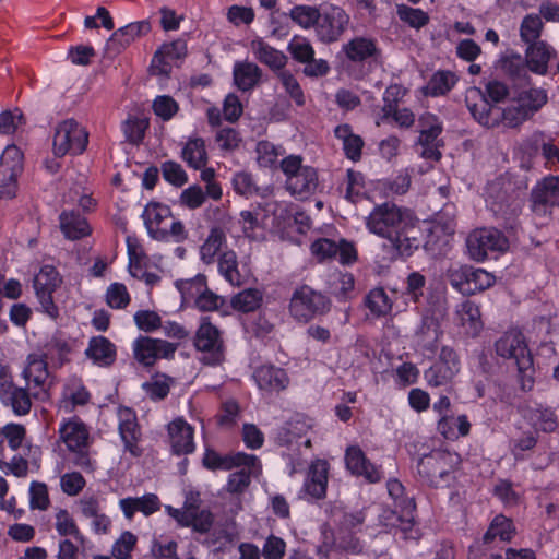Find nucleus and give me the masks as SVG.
Wrapping results in <instances>:
<instances>
[{
    "mask_svg": "<svg viewBox=\"0 0 559 559\" xmlns=\"http://www.w3.org/2000/svg\"><path fill=\"white\" fill-rule=\"evenodd\" d=\"M87 145V133L73 119L58 124L53 135V153L61 157L67 153L81 154Z\"/></svg>",
    "mask_w": 559,
    "mask_h": 559,
    "instance_id": "7",
    "label": "nucleus"
},
{
    "mask_svg": "<svg viewBox=\"0 0 559 559\" xmlns=\"http://www.w3.org/2000/svg\"><path fill=\"white\" fill-rule=\"evenodd\" d=\"M531 202L535 214H549L552 206L559 205V177L548 176L538 181L531 192Z\"/></svg>",
    "mask_w": 559,
    "mask_h": 559,
    "instance_id": "14",
    "label": "nucleus"
},
{
    "mask_svg": "<svg viewBox=\"0 0 559 559\" xmlns=\"http://www.w3.org/2000/svg\"><path fill=\"white\" fill-rule=\"evenodd\" d=\"M330 300L321 293L302 285L295 289L289 302L290 314L300 322H308L330 309Z\"/></svg>",
    "mask_w": 559,
    "mask_h": 559,
    "instance_id": "5",
    "label": "nucleus"
},
{
    "mask_svg": "<svg viewBox=\"0 0 559 559\" xmlns=\"http://www.w3.org/2000/svg\"><path fill=\"white\" fill-rule=\"evenodd\" d=\"M253 378L260 390L271 393L285 390L289 383V378L285 370L274 366L257 368Z\"/></svg>",
    "mask_w": 559,
    "mask_h": 559,
    "instance_id": "22",
    "label": "nucleus"
},
{
    "mask_svg": "<svg viewBox=\"0 0 559 559\" xmlns=\"http://www.w3.org/2000/svg\"><path fill=\"white\" fill-rule=\"evenodd\" d=\"M193 284L198 288H204L202 293L195 299V306L201 311H214L219 309L225 300L222 296L216 295L212 290L206 288L205 276L199 275L193 280Z\"/></svg>",
    "mask_w": 559,
    "mask_h": 559,
    "instance_id": "40",
    "label": "nucleus"
},
{
    "mask_svg": "<svg viewBox=\"0 0 559 559\" xmlns=\"http://www.w3.org/2000/svg\"><path fill=\"white\" fill-rule=\"evenodd\" d=\"M250 47L254 57L273 70L281 71L287 62V57L282 51L271 47L262 39L252 40Z\"/></svg>",
    "mask_w": 559,
    "mask_h": 559,
    "instance_id": "31",
    "label": "nucleus"
},
{
    "mask_svg": "<svg viewBox=\"0 0 559 559\" xmlns=\"http://www.w3.org/2000/svg\"><path fill=\"white\" fill-rule=\"evenodd\" d=\"M260 473V465L257 461L254 466H242L240 471H237L229 475L227 483V491L230 493H241L250 485L251 475H258Z\"/></svg>",
    "mask_w": 559,
    "mask_h": 559,
    "instance_id": "44",
    "label": "nucleus"
},
{
    "mask_svg": "<svg viewBox=\"0 0 559 559\" xmlns=\"http://www.w3.org/2000/svg\"><path fill=\"white\" fill-rule=\"evenodd\" d=\"M60 437L71 451H79L85 447L87 431L82 424L69 421L60 428Z\"/></svg>",
    "mask_w": 559,
    "mask_h": 559,
    "instance_id": "39",
    "label": "nucleus"
},
{
    "mask_svg": "<svg viewBox=\"0 0 559 559\" xmlns=\"http://www.w3.org/2000/svg\"><path fill=\"white\" fill-rule=\"evenodd\" d=\"M218 272L233 286L243 284V277L238 269L237 254L233 250H226L218 257Z\"/></svg>",
    "mask_w": 559,
    "mask_h": 559,
    "instance_id": "36",
    "label": "nucleus"
},
{
    "mask_svg": "<svg viewBox=\"0 0 559 559\" xmlns=\"http://www.w3.org/2000/svg\"><path fill=\"white\" fill-rule=\"evenodd\" d=\"M329 465L324 460L314 461L305 481V491L314 499H322L326 493Z\"/></svg>",
    "mask_w": 559,
    "mask_h": 559,
    "instance_id": "26",
    "label": "nucleus"
},
{
    "mask_svg": "<svg viewBox=\"0 0 559 559\" xmlns=\"http://www.w3.org/2000/svg\"><path fill=\"white\" fill-rule=\"evenodd\" d=\"M514 526L510 519L503 515H497L487 532L484 535V542L486 544L493 542L499 537L502 542H509L514 535Z\"/></svg>",
    "mask_w": 559,
    "mask_h": 559,
    "instance_id": "41",
    "label": "nucleus"
},
{
    "mask_svg": "<svg viewBox=\"0 0 559 559\" xmlns=\"http://www.w3.org/2000/svg\"><path fill=\"white\" fill-rule=\"evenodd\" d=\"M135 544L136 536L129 531L123 532L112 547V556L116 559H129Z\"/></svg>",
    "mask_w": 559,
    "mask_h": 559,
    "instance_id": "63",
    "label": "nucleus"
},
{
    "mask_svg": "<svg viewBox=\"0 0 559 559\" xmlns=\"http://www.w3.org/2000/svg\"><path fill=\"white\" fill-rule=\"evenodd\" d=\"M0 400L3 405L11 407L12 412L16 416H24L31 412L32 397L26 388L15 385L9 374L5 367H0Z\"/></svg>",
    "mask_w": 559,
    "mask_h": 559,
    "instance_id": "12",
    "label": "nucleus"
},
{
    "mask_svg": "<svg viewBox=\"0 0 559 559\" xmlns=\"http://www.w3.org/2000/svg\"><path fill=\"white\" fill-rule=\"evenodd\" d=\"M547 99L545 90L530 88L520 92L515 100L532 117L547 103Z\"/></svg>",
    "mask_w": 559,
    "mask_h": 559,
    "instance_id": "42",
    "label": "nucleus"
},
{
    "mask_svg": "<svg viewBox=\"0 0 559 559\" xmlns=\"http://www.w3.org/2000/svg\"><path fill=\"white\" fill-rule=\"evenodd\" d=\"M288 51L293 58L300 63H306L314 56L313 47L310 41L302 37H294L288 45Z\"/></svg>",
    "mask_w": 559,
    "mask_h": 559,
    "instance_id": "57",
    "label": "nucleus"
},
{
    "mask_svg": "<svg viewBox=\"0 0 559 559\" xmlns=\"http://www.w3.org/2000/svg\"><path fill=\"white\" fill-rule=\"evenodd\" d=\"M49 370L48 361L43 353H32L26 358V366L23 370V377L27 382V385L33 384L37 388L33 392L35 399H39L40 395H45L49 388Z\"/></svg>",
    "mask_w": 559,
    "mask_h": 559,
    "instance_id": "15",
    "label": "nucleus"
},
{
    "mask_svg": "<svg viewBox=\"0 0 559 559\" xmlns=\"http://www.w3.org/2000/svg\"><path fill=\"white\" fill-rule=\"evenodd\" d=\"M136 326L144 332H152L162 326V319L157 312L140 310L134 314Z\"/></svg>",
    "mask_w": 559,
    "mask_h": 559,
    "instance_id": "64",
    "label": "nucleus"
},
{
    "mask_svg": "<svg viewBox=\"0 0 559 559\" xmlns=\"http://www.w3.org/2000/svg\"><path fill=\"white\" fill-rule=\"evenodd\" d=\"M531 420L534 426L543 431H554L557 427V418L552 411L537 407L531 413Z\"/></svg>",
    "mask_w": 559,
    "mask_h": 559,
    "instance_id": "59",
    "label": "nucleus"
},
{
    "mask_svg": "<svg viewBox=\"0 0 559 559\" xmlns=\"http://www.w3.org/2000/svg\"><path fill=\"white\" fill-rule=\"evenodd\" d=\"M365 305L374 317H384L392 310V301L381 287L368 293Z\"/></svg>",
    "mask_w": 559,
    "mask_h": 559,
    "instance_id": "45",
    "label": "nucleus"
},
{
    "mask_svg": "<svg viewBox=\"0 0 559 559\" xmlns=\"http://www.w3.org/2000/svg\"><path fill=\"white\" fill-rule=\"evenodd\" d=\"M177 345L165 340L140 336L133 343L134 359L144 367H152L159 358L174 356Z\"/></svg>",
    "mask_w": 559,
    "mask_h": 559,
    "instance_id": "11",
    "label": "nucleus"
},
{
    "mask_svg": "<svg viewBox=\"0 0 559 559\" xmlns=\"http://www.w3.org/2000/svg\"><path fill=\"white\" fill-rule=\"evenodd\" d=\"M70 353V346L61 337H52L43 349V354L46 356L47 361L61 367L68 359L67 356Z\"/></svg>",
    "mask_w": 559,
    "mask_h": 559,
    "instance_id": "46",
    "label": "nucleus"
},
{
    "mask_svg": "<svg viewBox=\"0 0 559 559\" xmlns=\"http://www.w3.org/2000/svg\"><path fill=\"white\" fill-rule=\"evenodd\" d=\"M168 514L174 518L179 525L192 527L194 532L206 534L211 531L214 523V515L209 509H197L191 512V516L179 513V509L167 507Z\"/></svg>",
    "mask_w": 559,
    "mask_h": 559,
    "instance_id": "23",
    "label": "nucleus"
},
{
    "mask_svg": "<svg viewBox=\"0 0 559 559\" xmlns=\"http://www.w3.org/2000/svg\"><path fill=\"white\" fill-rule=\"evenodd\" d=\"M490 209L498 218L504 222L506 228H513L522 210V201L519 198L499 193L492 197Z\"/></svg>",
    "mask_w": 559,
    "mask_h": 559,
    "instance_id": "25",
    "label": "nucleus"
},
{
    "mask_svg": "<svg viewBox=\"0 0 559 559\" xmlns=\"http://www.w3.org/2000/svg\"><path fill=\"white\" fill-rule=\"evenodd\" d=\"M22 158L21 151L14 145H9L3 151L0 157V198L11 199L15 195Z\"/></svg>",
    "mask_w": 559,
    "mask_h": 559,
    "instance_id": "10",
    "label": "nucleus"
},
{
    "mask_svg": "<svg viewBox=\"0 0 559 559\" xmlns=\"http://www.w3.org/2000/svg\"><path fill=\"white\" fill-rule=\"evenodd\" d=\"M150 31L151 24L148 21L133 22L123 27H120L115 31L108 39L106 50L119 53L132 41L147 34Z\"/></svg>",
    "mask_w": 559,
    "mask_h": 559,
    "instance_id": "20",
    "label": "nucleus"
},
{
    "mask_svg": "<svg viewBox=\"0 0 559 559\" xmlns=\"http://www.w3.org/2000/svg\"><path fill=\"white\" fill-rule=\"evenodd\" d=\"M552 55V49L544 41L530 44L526 50V63L531 71L544 74Z\"/></svg>",
    "mask_w": 559,
    "mask_h": 559,
    "instance_id": "33",
    "label": "nucleus"
},
{
    "mask_svg": "<svg viewBox=\"0 0 559 559\" xmlns=\"http://www.w3.org/2000/svg\"><path fill=\"white\" fill-rule=\"evenodd\" d=\"M60 228L64 236L75 240L91 234V228L84 217L74 212H63L60 215Z\"/></svg>",
    "mask_w": 559,
    "mask_h": 559,
    "instance_id": "35",
    "label": "nucleus"
},
{
    "mask_svg": "<svg viewBox=\"0 0 559 559\" xmlns=\"http://www.w3.org/2000/svg\"><path fill=\"white\" fill-rule=\"evenodd\" d=\"M468 253L475 261H484L489 251L503 252L509 247L507 237L496 228L474 230L466 240Z\"/></svg>",
    "mask_w": 559,
    "mask_h": 559,
    "instance_id": "8",
    "label": "nucleus"
},
{
    "mask_svg": "<svg viewBox=\"0 0 559 559\" xmlns=\"http://www.w3.org/2000/svg\"><path fill=\"white\" fill-rule=\"evenodd\" d=\"M350 23L348 13L341 7L331 4L321 11L316 35L324 44L338 41Z\"/></svg>",
    "mask_w": 559,
    "mask_h": 559,
    "instance_id": "6",
    "label": "nucleus"
},
{
    "mask_svg": "<svg viewBox=\"0 0 559 559\" xmlns=\"http://www.w3.org/2000/svg\"><path fill=\"white\" fill-rule=\"evenodd\" d=\"M262 295L258 289H245L235 295L231 299L234 309L241 312H251L260 307Z\"/></svg>",
    "mask_w": 559,
    "mask_h": 559,
    "instance_id": "49",
    "label": "nucleus"
},
{
    "mask_svg": "<svg viewBox=\"0 0 559 559\" xmlns=\"http://www.w3.org/2000/svg\"><path fill=\"white\" fill-rule=\"evenodd\" d=\"M321 11L310 5H296L290 10L289 16L302 28L314 27L319 21Z\"/></svg>",
    "mask_w": 559,
    "mask_h": 559,
    "instance_id": "50",
    "label": "nucleus"
},
{
    "mask_svg": "<svg viewBox=\"0 0 559 559\" xmlns=\"http://www.w3.org/2000/svg\"><path fill=\"white\" fill-rule=\"evenodd\" d=\"M397 14L402 21L415 28L425 26L429 21L427 13H425L423 10L414 9L407 5H399Z\"/></svg>",
    "mask_w": 559,
    "mask_h": 559,
    "instance_id": "58",
    "label": "nucleus"
},
{
    "mask_svg": "<svg viewBox=\"0 0 559 559\" xmlns=\"http://www.w3.org/2000/svg\"><path fill=\"white\" fill-rule=\"evenodd\" d=\"M456 78L450 71L436 72L428 82L427 93L431 96H440L447 94L455 84Z\"/></svg>",
    "mask_w": 559,
    "mask_h": 559,
    "instance_id": "47",
    "label": "nucleus"
},
{
    "mask_svg": "<svg viewBox=\"0 0 559 559\" xmlns=\"http://www.w3.org/2000/svg\"><path fill=\"white\" fill-rule=\"evenodd\" d=\"M146 128L147 121L136 117H129L122 123L124 136L132 144H138L143 140Z\"/></svg>",
    "mask_w": 559,
    "mask_h": 559,
    "instance_id": "54",
    "label": "nucleus"
},
{
    "mask_svg": "<svg viewBox=\"0 0 559 559\" xmlns=\"http://www.w3.org/2000/svg\"><path fill=\"white\" fill-rule=\"evenodd\" d=\"M496 352L499 356L513 360L520 372L532 368L533 359L523 336L518 331L504 333L496 342Z\"/></svg>",
    "mask_w": 559,
    "mask_h": 559,
    "instance_id": "9",
    "label": "nucleus"
},
{
    "mask_svg": "<svg viewBox=\"0 0 559 559\" xmlns=\"http://www.w3.org/2000/svg\"><path fill=\"white\" fill-rule=\"evenodd\" d=\"M345 464L353 475L361 476L371 484L379 483L382 478L380 469L367 459L364 451L357 445L346 449Z\"/></svg>",
    "mask_w": 559,
    "mask_h": 559,
    "instance_id": "16",
    "label": "nucleus"
},
{
    "mask_svg": "<svg viewBox=\"0 0 559 559\" xmlns=\"http://www.w3.org/2000/svg\"><path fill=\"white\" fill-rule=\"evenodd\" d=\"M354 286V276L349 273L338 274L330 282L331 294L340 300L350 299Z\"/></svg>",
    "mask_w": 559,
    "mask_h": 559,
    "instance_id": "51",
    "label": "nucleus"
},
{
    "mask_svg": "<svg viewBox=\"0 0 559 559\" xmlns=\"http://www.w3.org/2000/svg\"><path fill=\"white\" fill-rule=\"evenodd\" d=\"M286 187L293 194L306 198L313 193L318 187L317 170L310 166L305 167L293 178L286 179Z\"/></svg>",
    "mask_w": 559,
    "mask_h": 559,
    "instance_id": "30",
    "label": "nucleus"
},
{
    "mask_svg": "<svg viewBox=\"0 0 559 559\" xmlns=\"http://www.w3.org/2000/svg\"><path fill=\"white\" fill-rule=\"evenodd\" d=\"M461 460L456 453L448 450H432L423 455L417 463V473L423 481L439 488L453 479V473Z\"/></svg>",
    "mask_w": 559,
    "mask_h": 559,
    "instance_id": "3",
    "label": "nucleus"
},
{
    "mask_svg": "<svg viewBox=\"0 0 559 559\" xmlns=\"http://www.w3.org/2000/svg\"><path fill=\"white\" fill-rule=\"evenodd\" d=\"M56 530L60 535H71L79 540H83V536L67 510H60L56 515Z\"/></svg>",
    "mask_w": 559,
    "mask_h": 559,
    "instance_id": "61",
    "label": "nucleus"
},
{
    "mask_svg": "<svg viewBox=\"0 0 559 559\" xmlns=\"http://www.w3.org/2000/svg\"><path fill=\"white\" fill-rule=\"evenodd\" d=\"M226 243V234L221 227H213L203 245L200 247L201 260L211 264Z\"/></svg>",
    "mask_w": 559,
    "mask_h": 559,
    "instance_id": "37",
    "label": "nucleus"
},
{
    "mask_svg": "<svg viewBox=\"0 0 559 559\" xmlns=\"http://www.w3.org/2000/svg\"><path fill=\"white\" fill-rule=\"evenodd\" d=\"M262 70L253 62L238 61L234 64L233 78L238 90L248 92L259 85Z\"/></svg>",
    "mask_w": 559,
    "mask_h": 559,
    "instance_id": "28",
    "label": "nucleus"
},
{
    "mask_svg": "<svg viewBox=\"0 0 559 559\" xmlns=\"http://www.w3.org/2000/svg\"><path fill=\"white\" fill-rule=\"evenodd\" d=\"M368 230L389 240L392 257H411L421 245L423 231L418 219L408 209L384 202L366 217Z\"/></svg>",
    "mask_w": 559,
    "mask_h": 559,
    "instance_id": "1",
    "label": "nucleus"
},
{
    "mask_svg": "<svg viewBox=\"0 0 559 559\" xmlns=\"http://www.w3.org/2000/svg\"><path fill=\"white\" fill-rule=\"evenodd\" d=\"M85 354L95 364L108 367L116 359V346L104 336H94L90 340Z\"/></svg>",
    "mask_w": 559,
    "mask_h": 559,
    "instance_id": "29",
    "label": "nucleus"
},
{
    "mask_svg": "<svg viewBox=\"0 0 559 559\" xmlns=\"http://www.w3.org/2000/svg\"><path fill=\"white\" fill-rule=\"evenodd\" d=\"M277 78L282 82V85L284 86L285 91L296 102V104L298 106L304 105V93L295 76L288 71L281 70L277 73Z\"/></svg>",
    "mask_w": 559,
    "mask_h": 559,
    "instance_id": "62",
    "label": "nucleus"
},
{
    "mask_svg": "<svg viewBox=\"0 0 559 559\" xmlns=\"http://www.w3.org/2000/svg\"><path fill=\"white\" fill-rule=\"evenodd\" d=\"M142 216L150 236L159 241L166 240L168 223L173 217L169 207L160 203H150Z\"/></svg>",
    "mask_w": 559,
    "mask_h": 559,
    "instance_id": "17",
    "label": "nucleus"
},
{
    "mask_svg": "<svg viewBox=\"0 0 559 559\" xmlns=\"http://www.w3.org/2000/svg\"><path fill=\"white\" fill-rule=\"evenodd\" d=\"M120 436L127 448H131L138 438V424L135 415L128 408L120 411Z\"/></svg>",
    "mask_w": 559,
    "mask_h": 559,
    "instance_id": "48",
    "label": "nucleus"
},
{
    "mask_svg": "<svg viewBox=\"0 0 559 559\" xmlns=\"http://www.w3.org/2000/svg\"><path fill=\"white\" fill-rule=\"evenodd\" d=\"M386 487L389 495L394 499V508L384 512L385 525L400 528L405 539L415 538L412 534L416 509L414 498L404 495L405 488L397 479H389Z\"/></svg>",
    "mask_w": 559,
    "mask_h": 559,
    "instance_id": "4",
    "label": "nucleus"
},
{
    "mask_svg": "<svg viewBox=\"0 0 559 559\" xmlns=\"http://www.w3.org/2000/svg\"><path fill=\"white\" fill-rule=\"evenodd\" d=\"M441 335L439 317L435 312H426L416 330L418 345L427 350H435Z\"/></svg>",
    "mask_w": 559,
    "mask_h": 559,
    "instance_id": "27",
    "label": "nucleus"
},
{
    "mask_svg": "<svg viewBox=\"0 0 559 559\" xmlns=\"http://www.w3.org/2000/svg\"><path fill=\"white\" fill-rule=\"evenodd\" d=\"M468 265H452L447 271L450 284L463 295H468Z\"/></svg>",
    "mask_w": 559,
    "mask_h": 559,
    "instance_id": "55",
    "label": "nucleus"
},
{
    "mask_svg": "<svg viewBox=\"0 0 559 559\" xmlns=\"http://www.w3.org/2000/svg\"><path fill=\"white\" fill-rule=\"evenodd\" d=\"M343 52L354 62H361L378 53L376 43L366 37H355L343 45Z\"/></svg>",
    "mask_w": 559,
    "mask_h": 559,
    "instance_id": "32",
    "label": "nucleus"
},
{
    "mask_svg": "<svg viewBox=\"0 0 559 559\" xmlns=\"http://www.w3.org/2000/svg\"><path fill=\"white\" fill-rule=\"evenodd\" d=\"M106 301L110 308H126L130 304V295L127 287L120 283L111 284L106 292Z\"/></svg>",
    "mask_w": 559,
    "mask_h": 559,
    "instance_id": "56",
    "label": "nucleus"
},
{
    "mask_svg": "<svg viewBox=\"0 0 559 559\" xmlns=\"http://www.w3.org/2000/svg\"><path fill=\"white\" fill-rule=\"evenodd\" d=\"M257 456L246 453H236L229 455H221L213 450H206L203 464L209 469L228 471L236 466H254Z\"/></svg>",
    "mask_w": 559,
    "mask_h": 559,
    "instance_id": "21",
    "label": "nucleus"
},
{
    "mask_svg": "<svg viewBox=\"0 0 559 559\" xmlns=\"http://www.w3.org/2000/svg\"><path fill=\"white\" fill-rule=\"evenodd\" d=\"M162 174L166 181L176 187L183 186L188 180L187 174L181 165L173 160H167L162 164Z\"/></svg>",
    "mask_w": 559,
    "mask_h": 559,
    "instance_id": "60",
    "label": "nucleus"
},
{
    "mask_svg": "<svg viewBox=\"0 0 559 559\" xmlns=\"http://www.w3.org/2000/svg\"><path fill=\"white\" fill-rule=\"evenodd\" d=\"M465 103L474 119L487 128H493L500 123L508 128H515L531 118L518 103L504 109L490 104L483 91L475 86L467 88Z\"/></svg>",
    "mask_w": 559,
    "mask_h": 559,
    "instance_id": "2",
    "label": "nucleus"
},
{
    "mask_svg": "<svg viewBox=\"0 0 559 559\" xmlns=\"http://www.w3.org/2000/svg\"><path fill=\"white\" fill-rule=\"evenodd\" d=\"M460 320L463 326L466 328L467 333L477 335L483 328L480 320V310L473 301H464L457 310Z\"/></svg>",
    "mask_w": 559,
    "mask_h": 559,
    "instance_id": "43",
    "label": "nucleus"
},
{
    "mask_svg": "<svg viewBox=\"0 0 559 559\" xmlns=\"http://www.w3.org/2000/svg\"><path fill=\"white\" fill-rule=\"evenodd\" d=\"M335 136L342 141L343 150L347 158L357 162L361 157L364 140L354 134L349 124H340L334 130Z\"/></svg>",
    "mask_w": 559,
    "mask_h": 559,
    "instance_id": "34",
    "label": "nucleus"
},
{
    "mask_svg": "<svg viewBox=\"0 0 559 559\" xmlns=\"http://www.w3.org/2000/svg\"><path fill=\"white\" fill-rule=\"evenodd\" d=\"M194 345L198 350L212 354V362L218 364L222 360L223 343L219 337V331L207 318H203L197 331Z\"/></svg>",
    "mask_w": 559,
    "mask_h": 559,
    "instance_id": "19",
    "label": "nucleus"
},
{
    "mask_svg": "<svg viewBox=\"0 0 559 559\" xmlns=\"http://www.w3.org/2000/svg\"><path fill=\"white\" fill-rule=\"evenodd\" d=\"M182 159L192 168L201 169L207 163V153L202 139L189 140L181 152Z\"/></svg>",
    "mask_w": 559,
    "mask_h": 559,
    "instance_id": "38",
    "label": "nucleus"
},
{
    "mask_svg": "<svg viewBox=\"0 0 559 559\" xmlns=\"http://www.w3.org/2000/svg\"><path fill=\"white\" fill-rule=\"evenodd\" d=\"M542 29L543 22L540 16L537 14H528L522 21L520 35L525 43L532 44L538 41L537 39L540 36Z\"/></svg>",
    "mask_w": 559,
    "mask_h": 559,
    "instance_id": "52",
    "label": "nucleus"
},
{
    "mask_svg": "<svg viewBox=\"0 0 559 559\" xmlns=\"http://www.w3.org/2000/svg\"><path fill=\"white\" fill-rule=\"evenodd\" d=\"M168 433L174 453L188 454L193 452V428L183 419L177 418L168 425Z\"/></svg>",
    "mask_w": 559,
    "mask_h": 559,
    "instance_id": "24",
    "label": "nucleus"
},
{
    "mask_svg": "<svg viewBox=\"0 0 559 559\" xmlns=\"http://www.w3.org/2000/svg\"><path fill=\"white\" fill-rule=\"evenodd\" d=\"M62 280L53 266L45 265L34 278V288L44 311L51 318L59 316L58 307L52 300V293Z\"/></svg>",
    "mask_w": 559,
    "mask_h": 559,
    "instance_id": "13",
    "label": "nucleus"
},
{
    "mask_svg": "<svg viewBox=\"0 0 559 559\" xmlns=\"http://www.w3.org/2000/svg\"><path fill=\"white\" fill-rule=\"evenodd\" d=\"M187 55V43L183 39H176L164 44L154 55L152 70L154 74L167 76L171 70V61L182 59Z\"/></svg>",
    "mask_w": 559,
    "mask_h": 559,
    "instance_id": "18",
    "label": "nucleus"
},
{
    "mask_svg": "<svg viewBox=\"0 0 559 559\" xmlns=\"http://www.w3.org/2000/svg\"><path fill=\"white\" fill-rule=\"evenodd\" d=\"M495 282V277L483 269L469 266L468 272V295L489 288Z\"/></svg>",
    "mask_w": 559,
    "mask_h": 559,
    "instance_id": "53",
    "label": "nucleus"
}]
</instances>
